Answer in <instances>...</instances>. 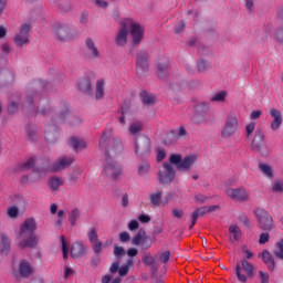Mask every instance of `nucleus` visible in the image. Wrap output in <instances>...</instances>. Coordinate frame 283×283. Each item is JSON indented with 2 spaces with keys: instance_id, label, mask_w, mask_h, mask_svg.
<instances>
[{
  "instance_id": "11",
  "label": "nucleus",
  "mask_w": 283,
  "mask_h": 283,
  "mask_svg": "<svg viewBox=\"0 0 283 283\" xmlns=\"http://www.w3.org/2000/svg\"><path fill=\"white\" fill-rule=\"evenodd\" d=\"M132 24V19H124L120 22V29L117 32L115 42L118 46H124L127 43L128 25Z\"/></svg>"
},
{
  "instance_id": "4",
  "label": "nucleus",
  "mask_w": 283,
  "mask_h": 283,
  "mask_svg": "<svg viewBox=\"0 0 283 283\" xmlns=\"http://www.w3.org/2000/svg\"><path fill=\"white\" fill-rule=\"evenodd\" d=\"M250 147H251V150L260 154L263 157L270 154V147L266 145L265 136L260 129L255 130L254 137L252 139Z\"/></svg>"
},
{
  "instance_id": "16",
  "label": "nucleus",
  "mask_w": 283,
  "mask_h": 283,
  "mask_svg": "<svg viewBox=\"0 0 283 283\" xmlns=\"http://www.w3.org/2000/svg\"><path fill=\"white\" fill-rule=\"evenodd\" d=\"M2 54L0 55V76H3V74L10 75L11 72L7 69L8 66V54L10 53V44H3L1 46Z\"/></svg>"
},
{
  "instance_id": "45",
  "label": "nucleus",
  "mask_w": 283,
  "mask_h": 283,
  "mask_svg": "<svg viewBox=\"0 0 283 283\" xmlns=\"http://www.w3.org/2000/svg\"><path fill=\"white\" fill-rule=\"evenodd\" d=\"M19 101H20V97H18V96H15V99L12 98L10 101V104L8 106L9 113H15L18 111V108H19Z\"/></svg>"
},
{
  "instance_id": "37",
  "label": "nucleus",
  "mask_w": 283,
  "mask_h": 283,
  "mask_svg": "<svg viewBox=\"0 0 283 283\" xmlns=\"http://www.w3.org/2000/svg\"><path fill=\"white\" fill-rule=\"evenodd\" d=\"M242 269L245 271L248 277H253L254 275V268L251 263H249L247 260L241 261Z\"/></svg>"
},
{
  "instance_id": "61",
  "label": "nucleus",
  "mask_w": 283,
  "mask_h": 283,
  "mask_svg": "<svg viewBox=\"0 0 283 283\" xmlns=\"http://www.w3.org/2000/svg\"><path fill=\"white\" fill-rule=\"evenodd\" d=\"M119 240L120 242H129L130 235L128 232L124 231L119 233Z\"/></svg>"
},
{
  "instance_id": "23",
  "label": "nucleus",
  "mask_w": 283,
  "mask_h": 283,
  "mask_svg": "<svg viewBox=\"0 0 283 283\" xmlns=\"http://www.w3.org/2000/svg\"><path fill=\"white\" fill-rule=\"evenodd\" d=\"M72 163H74V159L72 158H60L55 164H53L52 170L59 172L65 169L67 166L72 165Z\"/></svg>"
},
{
  "instance_id": "26",
  "label": "nucleus",
  "mask_w": 283,
  "mask_h": 283,
  "mask_svg": "<svg viewBox=\"0 0 283 283\" xmlns=\"http://www.w3.org/2000/svg\"><path fill=\"white\" fill-rule=\"evenodd\" d=\"M70 146L75 150V151H81L83 148H85L87 145L85 144V140L78 138V137H72L69 140Z\"/></svg>"
},
{
  "instance_id": "12",
  "label": "nucleus",
  "mask_w": 283,
  "mask_h": 283,
  "mask_svg": "<svg viewBox=\"0 0 283 283\" xmlns=\"http://www.w3.org/2000/svg\"><path fill=\"white\" fill-rule=\"evenodd\" d=\"M53 32L56 40L61 42L70 41L74 36V34H72V29H70V25L67 24H57L53 29Z\"/></svg>"
},
{
  "instance_id": "19",
  "label": "nucleus",
  "mask_w": 283,
  "mask_h": 283,
  "mask_svg": "<svg viewBox=\"0 0 283 283\" xmlns=\"http://www.w3.org/2000/svg\"><path fill=\"white\" fill-rule=\"evenodd\" d=\"M44 138L49 143H55L59 138V132L56 130V125L48 124L44 128Z\"/></svg>"
},
{
  "instance_id": "53",
  "label": "nucleus",
  "mask_w": 283,
  "mask_h": 283,
  "mask_svg": "<svg viewBox=\"0 0 283 283\" xmlns=\"http://www.w3.org/2000/svg\"><path fill=\"white\" fill-rule=\"evenodd\" d=\"M143 262L146 264V266H154L155 259L150 255V253H147L143 256Z\"/></svg>"
},
{
  "instance_id": "22",
  "label": "nucleus",
  "mask_w": 283,
  "mask_h": 283,
  "mask_svg": "<svg viewBox=\"0 0 283 283\" xmlns=\"http://www.w3.org/2000/svg\"><path fill=\"white\" fill-rule=\"evenodd\" d=\"M270 114H271V116L274 118L273 122H272V124H271V128H272L273 130H276V129L280 128V126L282 125V122H283V119H282V113H281V111H279V109L272 108V109L270 111Z\"/></svg>"
},
{
  "instance_id": "38",
  "label": "nucleus",
  "mask_w": 283,
  "mask_h": 283,
  "mask_svg": "<svg viewBox=\"0 0 283 283\" xmlns=\"http://www.w3.org/2000/svg\"><path fill=\"white\" fill-rule=\"evenodd\" d=\"M63 184V179L59 178V177H52L49 180V185L52 191H56L59 190V187H61V185Z\"/></svg>"
},
{
  "instance_id": "42",
  "label": "nucleus",
  "mask_w": 283,
  "mask_h": 283,
  "mask_svg": "<svg viewBox=\"0 0 283 283\" xmlns=\"http://www.w3.org/2000/svg\"><path fill=\"white\" fill-rule=\"evenodd\" d=\"M209 108H210V104L207 102H203L196 106V112L206 116L207 113L209 112Z\"/></svg>"
},
{
  "instance_id": "51",
  "label": "nucleus",
  "mask_w": 283,
  "mask_h": 283,
  "mask_svg": "<svg viewBox=\"0 0 283 283\" xmlns=\"http://www.w3.org/2000/svg\"><path fill=\"white\" fill-rule=\"evenodd\" d=\"M226 96H227L226 92H219V93L214 94L210 99H211V102H224Z\"/></svg>"
},
{
  "instance_id": "44",
  "label": "nucleus",
  "mask_w": 283,
  "mask_h": 283,
  "mask_svg": "<svg viewBox=\"0 0 283 283\" xmlns=\"http://www.w3.org/2000/svg\"><path fill=\"white\" fill-rule=\"evenodd\" d=\"M20 214V209L15 206L9 207L7 210V216L10 219H17Z\"/></svg>"
},
{
  "instance_id": "8",
  "label": "nucleus",
  "mask_w": 283,
  "mask_h": 283,
  "mask_svg": "<svg viewBox=\"0 0 283 283\" xmlns=\"http://www.w3.org/2000/svg\"><path fill=\"white\" fill-rule=\"evenodd\" d=\"M255 217L259 222V228L265 231H270L273 228V218L271 214L262 208L254 210Z\"/></svg>"
},
{
  "instance_id": "52",
  "label": "nucleus",
  "mask_w": 283,
  "mask_h": 283,
  "mask_svg": "<svg viewBox=\"0 0 283 283\" xmlns=\"http://www.w3.org/2000/svg\"><path fill=\"white\" fill-rule=\"evenodd\" d=\"M192 122L195 124H202V123L207 122L206 115L199 114L196 112V115L192 117Z\"/></svg>"
},
{
  "instance_id": "63",
  "label": "nucleus",
  "mask_w": 283,
  "mask_h": 283,
  "mask_svg": "<svg viewBox=\"0 0 283 283\" xmlns=\"http://www.w3.org/2000/svg\"><path fill=\"white\" fill-rule=\"evenodd\" d=\"M259 274L261 277V283H269L270 276L266 272L260 271Z\"/></svg>"
},
{
  "instance_id": "40",
  "label": "nucleus",
  "mask_w": 283,
  "mask_h": 283,
  "mask_svg": "<svg viewBox=\"0 0 283 283\" xmlns=\"http://www.w3.org/2000/svg\"><path fill=\"white\" fill-rule=\"evenodd\" d=\"M274 255L275 258H279L280 260H283V239H281L274 248Z\"/></svg>"
},
{
  "instance_id": "1",
  "label": "nucleus",
  "mask_w": 283,
  "mask_h": 283,
  "mask_svg": "<svg viewBox=\"0 0 283 283\" xmlns=\"http://www.w3.org/2000/svg\"><path fill=\"white\" fill-rule=\"evenodd\" d=\"M34 231H36V221L33 218L25 219L18 234L19 249H36L39 247V235Z\"/></svg>"
},
{
  "instance_id": "17",
  "label": "nucleus",
  "mask_w": 283,
  "mask_h": 283,
  "mask_svg": "<svg viewBox=\"0 0 283 283\" xmlns=\"http://www.w3.org/2000/svg\"><path fill=\"white\" fill-rule=\"evenodd\" d=\"M85 46H86V52L87 56L93 60H98L101 59V51L98 50V46L96 43H94V40L92 38H88L85 40Z\"/></svg>"
},
{
  "instance_id": "33",
  "label": "nucleus",
  "mask_w": 283,
  "mask_h": 283,
  "mask_svg": "<svg viewBox=\"0 0 283 283\" xmlns=\"http://www.w3.org/2000/svg\"><path fill=\"white\" fill-rule=\"evenodd\" d=\"M161 198H163V191L158 190L156 192L150 193L149 201L153 206L158 207L160 205Z\"/></svg>"
},
{
  "instance_id": "46",
  "label": "nucleus",
  "mask_w": 283,
  "mask_h": 283,
  "mask_svg": "<svg viewBox=\"0 0 283 283\" xmlns=\"http://www.w3.org/2000/svg\"><path fill=\"white\" fill-rule=\"evenodd\" d=\"M211 65L210 63H208L207 61L205 60H200L198 63H197V69H198V72L199 73H203L206 72L208 69H210Z\"/></svg>"
},
{
  "instance_id": "58",
  "label": "nucleus",
  "mask_w": 283,
  "mask_h": 283,
  "mask_svg": "<svg viewBox=\"0 0 283 283\" xmlns=\"http://www.w3.org/2000/svg\"><path fill=\"white\" fill-rule=\"evenodd\" d=\"M114 255H115L116 258H122V255H125V250H124V248L115 245V247H114Z\"/></svg>"
},
{
  "instance_id": "35",
  "label": "nucleus",
  "mask_w": 283,
  "mask_h": 283,
  "mask_svg": "<svg viewBox=\"0 0 283 283\" xmlns=\"http://www.w3.org/2000/svg\"><path fill=\"white\" fill-rule=\"evenodd\" d=\"M142 101L145 105H153L156 103V97L153 94H148L147 92L140 93Z\"/></svg>"
},
{
  "instance_id": "3",
  "label": "nucleus",
  "mask_w": 283,
  "mask_h": 283,
  "mask_svg": "<svg viewBox=\"0 0 283 283\" xmlns=\"http://www.w3.org/2000/svg\"><path fill=\"white\" fill-rule=\"evenodd\" d=\"M196 155H188L185 158L180 154H172L169 157V163L175 165L180 171H188L197 161Z\"/></svg>"
},
{
  "instance_id": "56",
  "label": "nucleus",
  "mask_w": 283,
  "mask_h": 283,
  "mask_svg": "<svg viewBox=\"0 0 283 283\" xmlns=\"http://www.w3.org/2000/svg\"><path fill=\"white\" fill-rule=\"evenodd\" d=\"M60 9L64 12H70V10L72 9V2H70L69 0L63 1V3L60 4Z\"/></svg>"
},
{
  "instance_id": "20",
  "label": "nucleus",
  "mask_w": 283,
  "mask_h": 283,
  "mask_svg": "<svg viewBox=\"0 0 283 283\" xmlns=\"http://www.w3.org/2000/svg\"><path fill=\"white\" fill-rule=\"evenodd\" d=\"M83 255H85V245L83 242L77 241L73 243L71 247V258L76 260V258H83Z\"/></svg>"
},
{
  "instance_id": "13",
  "label": "nucleus",
  "mask_w": 283,
  "mask_h": 283,
  "mask_svg": "<svg viewBox=\"0 0 283 283\" xmlns=\"http://www.w3.org/2000/svg\"><path fill=\"white\" fill-rule=\"evenodd\" d=\"M227 196L230 197L232 200L238 201V202H243L248 201L250 198L249 192L244 187H239V188H229L226 191Z\"/></svg>"
},
{
  "instance_id": "57",
  "label": "nucleus",
  "mask_w": 283,
  "mask_h": 283,
  "mask_svg": "<svg viewBox=\"0 0 283 283\" xmlns=\"http://www.w3.org/2000/svg\"><path fill=\"white\" fill-rule=\"evenodd\" d=\"M143 239H144V237L142 235L140 232H138V233L134 237V239H133V241H132V244H134L135 247H137L138 244H142Z\"/></svg>"
},
{
  "instance_id": "41",
  "label": "nucleus",
  "mask_w": 283,
  "mask_h": 283,
  "mask_svg": "<svg viewBox=\"0 0 283 283\" xmlns=\"http://www.w3.org/2000/svg\"><path fill=\"white\" fill-rule=\"evenodd\" d=\"M81 217V211L77 208H74L70 214L69 220L72 226H76V220Z\"/></svg>"
},
{
  "instance_id": "29",
  "label": "nucleus",
  "mask_w": 283,
  "mask_h": 283,
  "mask_svg": "<svg viewBox=\"0 0 283 283\" xmlns=\"http://www.w3.org/2000/svg\"><path fill=\"white\" fill-rule=\"evenodd\" d=\"M123 150V145L120 143V140L116 139L113 142V145L106 150V157L109 158V155H116L118 153H120Z\"/></svg>"
},
{
  "instance_id": "7",
  "label": "nucleus",
  "mask_w": 283,
  "mask_h": 283,
  "mask_svg": "<svg viewBox=\"0 0 283 283\" xmlns=\"http://www.w3.org/2000/svg\"><path fill=\"white\" fill-rule=\"evenodd\" d=\"M171 165L172 164L170 163H165L163 167L159 169L157 176L161 185L169 186L174 181L176 177V171Z\"/></svg>"
},
{
  "instance_id": "2",
  "label": "nucleus",
  "mask_w": 283,
  "mask_h": 283,
  "mask_svg": "<svg viewBox=\"0 0 283 283\" xmlns=\"http://www.w3.org/2000/svg\"><path fill=\"white\" fill-rule=\"evenodd\" d=\"M38 113L43 116H51L56 123H63L70 117V107L67 106V103L54 106L53 103L42 99L38 107Z\"/></svg>"
},
{
  "instance_id": "18",
  "label": "nucleus",
  "mask_w": 283,
  "mask_h": 283,
  "mask_svg": "<svg viewBox=\"0 0 283 283\" xmlns=\"http://www.w3.org/2000/svg\"><path fill=\"white\" fill-rule=\"evenodd\" d=\"M148 70V54L146 52H140L136 60V72L142 75Z\"/></svg>"
},
{
  "instance_id": "49",
  "label": "nucleus",
  "mask_w": 283,
  "mask_h": 283,
  "mask_svg": "<svg viewBox=\"0 0 283 283\" xmlns=\"http://www.w3.org/2000/svg\"><path fill=\"white\" fill-rule=\"evenodd\" d=\"M140 247L144 251H146L147 249H150V247H153V240L149 237H144L143 241L140 243Z\"/></svg>"
},
{
  "instance_id": "59",
  "label": "nucleus",
  "mask_w": 283,
  "mask_h": 283,
  "mask_svg": "<svg viewBox=\"0 0 283 283\" xmlns=\"http://www.w3.org/2000/svg\"><path fill=\"white\" fill-rule=\"evenodd\" d=\"M269 239H270V234L268 232L261 233L259 243L266 244V242H269Z\"/></svg>"
},
{
  "instance_id": "21",
  "label": "nucleus",
  "mask_w": 283,
  "mask_h": 283,
  "mask_svg": "<svg viewBox=\"0 0 283 283\" xmlns=\"http://www.w3.org/2000/svg\"><path fill=\"white\" fill-rule=\"evenodd\" d=\"M11 251V240L8 234H1V242H0V253L2 255H9Z\"/></svg>"
},
{
  "instance_id": "28",
  "label": "nucleus",
  "mask_w": 283,
  "mask_h": 283,
  "mask_svg": "<svg viewBox=\"0 0 283 283\" xmlns=\"http://www.w3.org/2000/svg\"><path fill=\"white\" fill-rule=\"evenodd\" d=\"M105 96V80H97L95 87V98L102 99Z\"/></svg>"
},
{
  "instance_id": "64",
  "label": "nucleus",
  "mask_w": 283,
  "mask_h": 283,
  "mask_svg": "<svg viewBox=\"0 0 283 283\" xmlns=\"http://www.w3.org/2000/svg\"><path fill=\"white\" fill-rule=\"evenodd\" d=\"M166 157V151L164 148H159L157 151V161H161Z\"/></svg>"
},
{
  "instance_id": "27",
  "label": "nucleus",
  "mask_w": 283,
  "mask_h": 283,
  "mask_svg": "<svg viewBox=\"0 0 283 283\" xmlns=\"http://www.w3.org/2000/svg\"><path fill=\"white\" fill-rule=\"evenodd\" d=\"M77 87L85 94H92L94 87L92 86V82L87 78H84L78 82Z\"/></svg>"
},
{
  "instance_id": "30",
  "label": "nucleus",
  "mask_w": 283,
  "mask_h": 283,
  "mask_svg": "<svg viewBox=\"0 0 283 283\" xmlns=\"http://www.w3.org/2000/svg\"><path fill=\"white\" fill-rule=\"evenodd\" d=\"M206 213H208V212H207V207H201V208L196 209V210L192 212V221H191V224H190L189 229H192L193 226H195L196 222H197V219H198L199 217L205 216Z\"/></svg>"
},
{
  "instance_id": "34",
  "label": "nucleus",
  "mask_w": 283,
  "mask_h": 283,
  "mask_svg": "<svg viewBox=\"0 0 283 283\" xmlns=\"http://www.w3.org/2000/svg\"><path fill=\"white\" fill-rule=\"evenodd\" d=\"M151 167L148 161H143L137 169V174L142 177L147 176L150 171Z\"/></svg>"
},
{
  "instance_id": "15",
  "label": "nucleus",
  "mask_w": 283,
  "mask_h": 283,
  "mask_svg": "<svg viewBox=\"0 0 283 283\" xmlns=\"http://www.w3.org/2000/svg\"><path fill=\"white\" fill-rule=\"evenodd\" d=\"M128 29H130L133 44L138 45L144 38V28L137 23H134V21L132 20V23L128 25Z\"/></svg>"
},
{
  "instance_id": "31",
  "label": "nucleus",
  "mask_w": 283,
  "mask_h": 283,
  "mask_svg": "<svg viewBox=\"0 0 283 283\" xmlns=\"http://www.w3.org/2000/svg\"><path fill=\"white\" fill-rule=\"evenodd\" d=\"M34 158L31 157L25 163L17 165V170L21 172L28 171L34 167Z\"/></svg>"
},
{
  "instance_id": "5",
  "label": "nucleus",
  "mask_w": 283,
  "mask_h": 283,
  "mask_svg": "<svg viewBox=\"0 0 283 283\" xmlns=\"http://www.w3.org/2000/svg\"><path fill=\"white\" fill-rule=\"evenodd\" d=\"M151 140L149 137L142 135L134 143L135 154L139 157L148 156L151 151Z\"/></svg>"
},
{
  "instance_id": "9",
  "label": "nucleus",
  "mask_w": 283,
  "mask_h": 283,
  "mask_svg": "<svg viewBox=\"0 0 283 283\" xmlns=\"http://www.w3.org/2000/svg\"><path fill=\"white\" fill-rule=\"evenodd\" d=\"M122 169L116 164V161H112L109 157H106V164L104 165V175L112 180H117L120 177Z\"/></svg>"
},
{
  "instance_id": "25",
  "label": "nucleus",
  "mask_w": 283,
  "mask_h": 283,
  "mask_svg": "<svg viewBox=\"0 0 283 283\" xmlns=\"http://www.w3.org/2000/svg\"><path fill=\"white\" fill-rule=\"evenodd\" d=\"M262 258H263V262H264V264H266L269 271H271V272L274 271L275 261H274L272 254L268 250H264L262 253Z\"/></svg>"
},
{
  "instance_id": "10",
  "label": "nucleus",
  "mask_w": 283,
  "mask_h": 283,
  "mask_svg": "<svg viewBox=\"0 0 283 283\" xmlns=\"http://www.w3.org/2000/svg\"><path fill=\"white\" fill-rule=\"evenodd\" d=\"M239 122L234 114L228 115L224 128L221 132L223 138L232 136L238 130Z\"/></svg>"
},
{
  "instance_id": "47",
  "label": "nucleus",
  "mask_w": 283,
  "mask_h": 283,
  "mask_svg": "<svg viewBox=\"0 0 283 283\" xmlns=\"http://www.w3.org/2000/svg\"><path fill=\"white\" fill-rule=\"evenodd\" d=\"M259 168L260 170L265 175L268 176L269 178H272L273 177V172H272V169L269 165H265V164H260L259 165Z\"/></svg>"
},
{
  "instance_id": "50",
  "label": "nucleus",
  "mask_w": 283,
  "mask_h": 283,
  "mask_svg": "<svg viewBox=\"0 0 283 283\" xmlns=\"http://www.w3.org/2000/svg\"><path fill=\"white\" fill-rule=\"evenodd\" d=\"M61 242H62L63 260H67L70 251L67 250V241H65V237H61Z\"/></svg>"
},
{
  "instance_id": "55",
  "label": "nucleus",
  "mask_w": 283,
  "mask_h": 283,
  "mask_svg": "<svg viewBox=\"0 0 283 283\" xmlns=\"http://www.w3.org/2000/svg\"><path fill=\"white\" fill-rule=\"evenodd\" d=\"M241 266H240V264H238L237 265V268H235V273H237V277H238V280L240 281V282H247V276L244 275V274H242L241 273Z\"/></svg>"
},
{
  "instance_id": "60",
  "label": "nucleus",
  "mask_w": 283,
  "mask_h": 283,
  "mask_svg": "<svg viewBox=\"0 0 283 283\" xmlns=\"http://www.w3.org/2000/svg\"><path fill=\"white\" fill-rule=\"evenodd\" d=\"M120 113H122V116L118 118V120L122 125H124L125 124V115H126V113H128V107L123 106Z\"/></svg>"
},
{
  "instance_id": "6",
  "label": "nucleus",
  "mask_w": 283,
  "mask_h": 283,
  "mask_svg": "<svg viewBox=\"0 0 283 283\" xmlns=\"http://www.w3.org/2000/svg\"><path fill=\"white\" fill-rule=\"evenodd\" d=\"M30 31H32V24H21L18 34H15L13 38L14 44L19 48L30 44Z\"/></svg>"
},
{
  "instance_id": "62",
  "label": "nucleus",
  "mask_w": 283,
  "mask_h": 283,
  "mask_svg": "<svg viewBox=\"0 0 283 283\" xmlns=\"http://www.w3.org/2000/svg\"><path fill=\"white\" fill-rule=\"evenodd\" d=\"M273 191L274 192H282L283 191V181H276L273 185Z\"/></svg>"
},
{
  "instance_id": "14",
  "label": "nucleus",
  "mask_w": 283,
  "mask_h": 283,
  "mask_svg": "<svg viewBox=\"0 0 283 283\" xmlns=\"http://www.w3.org/2000/svg\"><path fill=\"white\" fill-rule=\"evenodd\" d=\"M87 237L96 255H101V252L103 251V242L98 240V232L96 231V228H91L87 232Z\"/></svg>"
},
{
  "instance_id": "48",
  "label": "nucleus",
  "mask_w": 283,
  "mask_h": 283,
  "mask_svg": "<svg viewBox=\"0 0 283 283\" xmlns=\"http://www.w3.org/2000/svg\"><path fill=\"white\" fill-rule=\"evenodd\" d=\"M159 262H161V264H167V262H169V258H170V251H165V252H160L157 254Z\"/></svg>"
},
{
  "instance_id": "36",
  "label": "nucleus",
  "mask_w": 283,
  "mask_h": 283,
  "mask_svg": "<svg viewBox=\"0 0 283 283\" xmlns=\"http://www.w3.org/2000/svg\"><path fill=\"white\" fill-rule=\"evenodd\" d=\"M229 233H230L231 237H233V240L235 242H238V240H240V238L242 235L241 230L237 224L230 226Z\"/></svg>"
},
{
  "instance_id": "54",
  "label": "nucleus",
  "mask_w": 283,
  "mask_h": 283,
  "mask_svg": "<svg viewBox=\"0 0 283 283\" xmlns=\"http://www.w3.org/2000/svg\"><path fill=\"white\" fill-rule=\"evenodd\" d=\"M255 129V123L254 122H251L250 124L247 125L245 127V135H247V138H251L253 132Z\"/></svg>"
},
{
  "instance_id": "32",
  "label": "nucleus",
  "mask_w": 283,
  "mask_h": 283,
  "mask_svg": "<svg viewBox=\"0 0 283 283\" xmlns=\"http://www.w3.org/2000/svg\"><path fill=\"white\" fill-rule=\"evenodd\" d=\"M170 134L174 138L180 139V138H185L187 136V130H186L185 126H180V127L171 129Z\"/></svg>"
},
{
  "instance_id": "24",
  "label": "nucleus",
  "mask_w": 283,
  "mask_h": 283,
  "mask_svg": "<svg viewBox=\"0 0 283 283\" xmlns=\"http://www.w3.org/2000/svg\"><path fill=\"white\" fill-rule=\"evenodd\" d=\"M19 274L21 277H29V275H32V266L30 265V262L27 260H22L19 264Z\"/></svg>"
},
{
  "instance_id": "39",
  "label": "nucleus",
  "mask_w": 283,
  "mask_h": 283,
  "mask_svg": "<svg viewBox=\"0 0 283 283\" xmlns=\"http://www.w3.org/2000/svg\"><path fill=\"white\" fill-rule=\"evenodd\" d=\"M167 70H168V61L167 60H165L164 62H159L157 64V74L160 78L164 77V74H166Z\"/></svg>"
},
{
  "instance_id": "43",
  "label": "nucleus",
  "mask_w": 283,
  "mask_h": 283,
  "mask_svg": "<svg viewBox=\"0 0 283 283\" xmlns=\"http://www.w3.org/2000/svg\"><path fill=\"white\" fill-rule=\"evenodd\" d=\"M143 130V125L140 122H134L129 126V133L136 135Z\"/></svg>"
}]
</instances>
